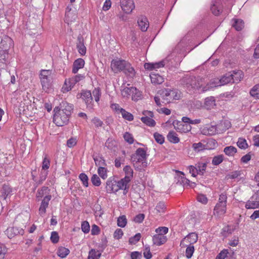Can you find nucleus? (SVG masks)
<instances>
[{
	"instance_id": "nucleus-1",
	"label": "nucleus",
	"mask_w": 259,
	"mask_h": 259,
	"mask_svg": "<svg viewBox=\"0 0 259 259\" xmlns=\"http://www.w3.org/2000/svg\"><path fill=\"white\" fill-rule=\"evenodd\" d=\"M39 79L42 90L46 93H50L53 90V76L52 70H41L39 73Z\"/></svg>"
},
{
	"instance_id": "nucleus-2",
	"label": "nucleus",
	"mask_w": 259,
	"mask_h": 259,
	"mask_svg": "<svg viewBox=\"0 0 259 259\" xmlns=\"http://www.w3.org/2000/svg\"><path fill=\"white\" fill-rule=\"evenodd\" d=\"M77 98H81L85 103L87 108L92 109L94 107V102L92 93L90 91L82 90L80 94L77 95Z\"/></svg>"
},
{
	"instance_id": "nucleus-3",
	"label": "nucleus",
	"mask_w": 259,
	"mask_h": 259,
	"mask_svg": "<svg viewBox=\"0 0 259 259\" xmlns=\"http://www.w3.org/2000/svg\"><path fill=\"white\" fill-rule=\"evenodd\" d=\"M184 172L180 171H176V176L175 177L176 181H177L178 183H180L184 187L194 188L196 186V184L187 179L184 177Z\"/></svg>"
},
{
	"instance_id": "nucleus-4",
	"label": "nucleus",
	"mask_w": 259,
	"mask_h": 259,
	"mask_svg": "<svg viewBox=\"0 0 259 259\" xmlns=\"http://www.w3.org/2000/svg\"><path fill=\"white\" fill-rule=\"evenodd\" d=\"M198 235L196 233H190L185 236L180 242L181 247H185L188 245H193L198 240Z\"/></svg>"
},
{
	"instance_id": "nucleus-5",
	"label": "nucleus",
	"mask_w": 259,
	"mask_h": 259,
	"mask_svg": "<svg viewBox=\"0 0 259 259\" xmlns=\"http://www.w3.org/2000/svg\"><path fill=\"white\" fill-rule=\"evenodd\" d=\"M127 61L121 59H114L111 61V68L114 73H118L124 70Z\"/></svg>"
},
{
	"instance_id": "nucleus-6",
	"label": "nucleus",
	"mask_w": 259,
	"mask_h": 259,
	"mask_svg": "<svg viewBox=\"0 0 259 259\" xmlns=\"http://www.w3.org/2000/svg\"><path fill=\"white\" fill-rule=\"evenodd\" d=\"M117 181L114 177L108 179L106 182L105 189L108 193H116L118 191Z\"/></svg>"
},
{
	"instance_id": "nucleus-7",
	"label": "nucleus",
	"mask_w": 259,
	"mask_h": 259,
	"mask_svg": "<svg viewBox=\"0 0 259 259\" xmlns=\"http://www.w3.org/2000/svg\"><path fill=\"white\" fill-rule=\"evenodd\" d=\"M120 4L121 9L125 13H131L135 8L133 0H120Z\"/></svg>"
},
{
	"instance_id": "nucleus-8",
	"label": "nucleus",
	"mask_w": 259,
	"mask_h": 259,
	"mask_svg": "<svg viewBox=\"0 0 259 259\" xmlns=\"http://www.w3.org/2000/svg\"><path fill=\"white\" fill-rule=\"evenodd\" d=\"M162 98L163 100V102L168 103L172 99H177V97L175 95V92L170 89H164L161 91Z\"/></svg>"
},
{
	"instance_id": "nucleus-9",
	"label": "nucleus",
	"mask_w": 259,
	"mask_h": 259,
	"mask_svg": "<svg viewBox=\"0 0 259 259\" xmlns=\"http://www.w3.org/2000/svg\"><path fill=\"white\" fill-rule=\"evenodd\" d=\"M143 114L145 116L141 118V121L149 126H154L155 125V121L152 118L153 113L149 111H144Z\"/></svg>"
},
{
	"instance_id": "nucleus-10",
	"label": "nucleus",
	"mask_w": 259,
	"mask_h": 259,
	"mask_svg": "<svg viewBox=\"0 0 259 259\" xmlns=\"http://www.w3.org/2000/svg\"><path fill=\"white\" fill-rule=\"evenodd\" d=\"M84 78V76L81 74H77L70 78L68 80V84L66 83V91H70L76 83L82 80Z\"/></svg>"
},
{
	"instance_id": "nucleus-11",
	"label": "nucleus",
	"mask_w": 259,
	"mask_h": 259,
	"mask_svg": "<svg viewBox=\"0 0 259 259\" xmlns=\"http://www.w3.org/2000/svg\"><path fill=\"white\" fill-rule=\"evenodd\" d=\"M5 232L6 234L9 238H12L18 235H23L24 231L21 228L13 227L8 228Z\"/></svg>"
},
{
	"instance_id": "nucleus-12",
	"label": "nucleus",
	"mask_w": 259,
	"mask_h": 259,
	"mask_svg": "<svg viewBox=\"0 0 259 259\" xmlns=\"http://www.w3.org/2000/svg\"><path fill=\"white\" fill-rule=\"evenodd\" d=\"M173 124L176 130L181 133L189 132L192 128L191 125L178 121H174Z\"/></svg>"
},
{
	"instance_id": "nucleus-13",
	"label": "nucleus",
	"mask_w": 259,
	"mask_h": 259,
	"mask_svg": "<svg viewBox=\"0 0 259 259\" xmlns=\"http://www.w3.org/2000/svg\"><path fill=\"white\" fill-rule=\"evenodd\" d=\"M54 111L55 113L53 118L54 122L58 126H63L65 123V117L61 116L60 111L58 109V108H55Z\"/></svg>"
},
{
	"instance_id": "nucleus-14",
	"label": "nucleus",
	"mask_w": 259,
	"mask_h": 259,
	"mask_svg": "<svg viewBox=\"0 0 259 259\" xmlns=\"http://www.w3.org/2000/svg\"><path fill=\"white\" fill-rule=\"evenodd\" d=\"M217 131L219 134L223 133L227 130L229 129L231 126V122L228 120L221 121L219 123L215 125Z\"/></svg>"
},
{
	"instance_id": "nucleus-15",
	"label": "nucleus",
	"mask_w": 259,
	"mask_h": 259,
	"mask_svg": "<svg viewBox=\"0 0 259 259\" xmlns=\"http://www.w3.org/2000/svg\"><path fill=\"white\" fill-rule=\"evenodd\" d=\"M131 181L128 180H127L124 178H123L118 181H117V186L118 187V191L119 190H123L124 191V193L126 194L129 188V183Z\"/></svg>"
},
{
	"instance_id": "nucleus-16",
	"label": "nucleus",
	"mask_w": 259,
	"mask_h": 259,
	"mask_svg": "<svg viewBox=\"0 0 259 259\" xmlns=\"http://www.w3.org/2000/svg\"><path fill=\"white\" fill-rule=\"evenodd\" d=\"M200 86L201 87V89H202L204 87H205V85H204V81L202 79H195L192 81V83L191 84V88L192 89V90L193 92H198L199 93L201 92H204V91L201 90L200 89H197V87Z\"/></svg>"
},
{
	"instance_id": "nucleus-17",
	"label": "nucleus",
	"mask_w": 259,
	"mask_h": 259,
	"mask_svg": "<svg viewBox=\"0 0 259 259\" xmlns=\"http://www.w3.org/2000/svg\"><path fill=\"white\" fill-rule=\"evenodd\" d=\"M138 24L141 30L143 31H146L149 26L147 18L143 16H141L138 18Z\"/></svg>"
},
{
	"instance_id": "nucleus-18",
	"label": "nucleus",
	"mask_w": 259,
	"mask_h": 259,
	"mask_svg": "<svg viewBox=\"0 0 259 259\" xmlns=\"http://www.w3.org/2000/svg\"><path fill=\"white\" fill-rule=\"evenodd\" d=\"M51 195H46L44 198L39 208V212L40 215H43L46 213V208L48 206L49 202L51 200Z\"/></svg>"
},
{
	"instance_id": "nucleus-19",
	"label": "nucleus",
	"mask_w": 259,
	"mask_h": 259,
	"mask_svg": "<svg viewBox=\"0 0 259 259\" xmlns=\"http://www.w3.org/2000/svg\"><path fill=\"white\" fill-rule=\"evenodd\" d=\"M226 212V205L217 203L213 210V214L217 217L224 215Z\"/></svg>"
},
{
	"instance_id": "nucleus-20",
	"label": "nucleus",
	"mask_w": 259,
	"mask_h": 259,
	"mask_svg": "<svg viewBox=\"0 0 259 259\" xmlns=\"http://www.w3.org/2000/svg\"><path fill=\"white\" fill-rule=\"evenodd\" d=\"M220 81V79L218 78H214L210 80L209 83H207L205 87L203 88L202 89H201V87L198 86L197 89H200L201 90L207 91L208 90H209L214 87H220L222 86L221 84H219V83L218 81Z\"/></svg>"
},
{
	"instance_id": "nucleus-21",
	"label": "nucleus",
	"mask_w": 259,
	"mask_h": 259,
	"mask_svg": "<svg viewBox=\"0 0 259 259\" xmlns=\"http://www.w3.org/2000/svg\"><path fill=\"white\" fill-rule=\"evenodd\" d=\"M216 106L215 99L214 97L210 96L206 98L204 102V108L210 110Z\"/></svg>"
},
{
	"instance_id": "nucleus-22",
	"label": "nucleus",
	"mask_w": 259,
	"mask_h": 259,
	"mask_svg": "<svg viewBox=\"0 0 259 259\" xmlns=\"http://www.w3.org/2000/svg\"><path fill=\"white\" fill-rule=\"evenodd\" d=\"M85 62L83 59L78 58L74 61L73 64L72 72L76 73L79 69L82 68L84 66Z\"/></svg>"
},
{
	"instance_id": "nucleus-23",
	"label": "nucleus",
	"mask_w": 259,
	"mask_h": 259,
	"mask_svg": "<svg viewBox=\"0 0 259 259\" xmlns=\"http://www.w3.org/2000/svg\"><path fill=\"white\" fill-rule=\"evenodd\" d=\"M3 46H2L1 49L4 50L8 51L10 48L13 45V40L10 37L5 36L2 39L0 43Z\"/></svg>"
},
{
	"instance_id": "nucleus-24",
	"label": "nucleus",
	"mask_w": 259,
	"mask_h": 259,
	"mask_svg": "<svg viewBox=\"0 0 259 259\" xmlns=\"http://www.w3.org/2000/svg\"><path fill=\"white\" fill-rule=\"evenodd\" d=\"M11 192L12 189L8 185H4L0 191V198L6 200L11 195Z\"/></svg>"
},
{
	"instance_id": "nucleus-25",
	"label": "nucleus",
	"mask_w": 259,
	"mask_h": 259,
	"mask_svg": "<svg viewBox=\"0 0 259 259\" xmlns=\"http://www.w3.org/2000/svg\"><path fill=\"white\" fill-rule=\"evenodd\" d=\"M167 240L165 236L160 235V234H156L153 237V242L155 245L160 246L164 244Z\"/></svg>"
},
{
	"instance_id": "nucleus-26",
	"label": "nucleus",
	"mask_w": 259,
	"mask_h": 259,
	"mask_svg": "<svg viewBox=\"0 0 259 259\" xmlns=\"http://www.w3.org/2000/svg\"><path fill=\"white\" fill-rule=\"evenodd\" d=\"M151 82L155 84H161L164 81L163 76L158 74L152 72L150 75Z\"/></svg>"
},
{
	"instance_id": "nucleus-27",
	"label": "nucleus",
	"mask_w": 259,
	"mask_h": 259,
	"mask_svg": "<svg viewBox=\"0 0 259 259\" xmlns=\"http://www.w3.org/2000/svg\"><path fill=\"white\" fill-rule=\"evenodd\" d=\"M165 210L166 206L164 203L163 202H159L156 205L153 212L156 215H160L165 213Z\"/></svg>"
},
{
	"instance_id": "nucleus-28",
	"label": "nucleus",
	"mask_w": 259,
	"mask_h": 259,
	"mask_svg": "<svg viewBox=\"0 0 259 259\" xmlns=\"http://www.w3.org/2000/svg\"><path fill=\"white\" fill-rule=\"evenodd\" d=\"M232 75V82H238L243 78L244 74L242 71L237 70L231 72Z\"/></svg>"
},
{
	"instance_id": "nucleus-29",
	"label": "nucleus",
	"mask_w": 259,
	"mask_h": 259,
	"mask_svg": "<svg viewBox=\"0 0 259 259\" xmlns=\"http://www.w3.org/2000/svg\"><path fill=\"white\" fill-rule=\"evenodd\" d=\"M232 77L233 76L231 72H228L223 76L222 78L220 79V81H218V82L219 84H221V85L226 84L232 82Z\"/></svg>"
},
{
	"instance_id": "nucleus-30",
	"label": "nucleus",
	"mask_w": 259,
	"mask_h": 259,
	"mask_svg": "<svg viewBox=\"0 0 259 259\" xmlns=\"http://www.w3.org/2000/svg\"><path fill=\"white\" fill-rule=\"evenodd\" d=\"M123 170L125 174L124 178L131 181L133 177V169L130 165H126L123 167Z\"/></svg>"
},
{
	"instance_id": "nucleus-31",
	"label": "nucleus",
	"mask_w": 259,
	"mask_h": 259,
	"mask_svg": "<svg viewBox=\"0 0 259 259\" xmlns=\"http://www.w3.org/2000/svg\"><path fill=\"white\" fill-rule=\"evenodd\" d=\"M134 91H136V88L135 87H126L121 90V94L123 98H128L132 96V93Z\"/></svg>"
},
{
	"instance_id": "nucleus-32",
	"label": "nucleus",
	"mask_w": 259,
	"mask_h": 259,
	"mask_svg": "<svg viewBox=\"0 0 259 259\" xmlns=\"http://www.w3.org/2000/svg\"><path fill=\"white\" fill-rule=\"evenodd\" d=\"M217 130L216 125H211L206 127V128H204L202 131V133L204 135H214L215 134H219Z\"/></svg>"
},
{
	"instance_id": "nucleus-33",
	"label": "nucleus",
	"mask_w": 259,
	"mask_h": 259,
	"mask_svg": "<svg viewBox=\"0 0 259 259\" xmlns=\"http://www.w3.org/2000/svg\"><path fill=\"white\" fill-rule=\"evenodd\" d=\"M124 73L130 77H133L136 74L134 68L131 66V64L127 62L125 69L123 70Z\"/></svg>"
},
{
	"instance_id": "nucleus-34",
	"label": "nucleus",
	"mask_w": 259,
	"mask_h": 259,
	"mask_svg": "<svg viewBox=\"0 0 259 259\" xmlns=\"http://www.w3.org/2000/svg\"><path fill=\"white\" fill-rule=\"evenodd\" d=\"M232 26L237 31H240L244 27V22L242 20L234 19Z\"/></svg>"
},
{
	"instance_id": "nucleus-35",
	"label": "nucleus",
	"mask_w": 259,
	"mask_h": 259,
	"mask_svg": "<svg viewBox=\"0 0 259 259\" xmlns=\"http://www.w3.org/2000/svg\"><path fill=\"white\" fill-rule=\"evenodd\" d=\"M237 152L236 148L232 146L226 147L224 149V152L228 156H234Z\"/></svg>"
},
{
	"instance_id": "nucleus-36",
	"label": "nucleus",
	"mask_w": 259,
	"mask_h": 259,
	"mask_svg": "<svg viewBox=\"0 0 259 259\" xmlns=\"http://www.w3.org/2000/svg\"><path fill=\"white\" fill-rule=\"evenodd\" d=\"M136 154L139 161H142L146 159V152L143 148H139L137 149Z\"/></svg>"
},
{
	"instance_id": "nucleus-37",
	"label": "nucleus",
	"mask_w": 259,
	"mask_h": 259,
	"mask_svg": "<svg viewBox=\"0 0 259 259\" xmlns=\"http://www.w3.org/2000/svg\"><path fill=\"white\" fill-rule=\"evenodd\" d=\"M212 13L215 15H218L221 12V8L220 6V3L218 1L214 2L210 7Z\"/></svg>"
},
{
	"instance_id": "nucleus-38",
	"label": "nucleus",
	"mask_w": 259,
	"mask_h": 259,
	"mask_svg": "<svg viewBox=\"0 0 259 259\" xmlns=\"http://www.w3.org/2000/svg\"><path fill=\"white\" fill-rule=\"evenodd\" d=\"M167 139L169 141L173 143H178L180 141V139L177 134L174 131L169 132L167 135Z\"/></svg>"
},
{
	"instance_id": "nucleus-39",
	"label": "nucleus",
	"mask_w": 259,
	"mask_h": 259,
	"mask_svg": "<svg viewBox=\"0 0 259 259\" xmlns=\"http://www.w3.org/2000/svg\"><path fill=\"white\" fill-rule=\"evenodd\" d=\"M196 166L197 167L199 175H203L206 170L207 163L206 162H199L196 164Z\"/></svg>"
},
{
	"instance_id": "nucleus-40",
	"label": "nucleus",
	"mask_w": 259,
	"mask_h": 259,
	"mask_svg": "<svg viewBox=\"0 0 259 259\" xmlns=\"http://www.w3.org/2000/svg\"><path fill=\"white\" fill-rule=\"evenodd\" d=\"M99 176L103 180H105L108 177L107 168L104 166L99 167L97 170Z\"/></svg>"
},
{
	"instance_id": "nucleus-41",
	"label": "nucleus",
	"mask_w": 259,
	"mask_h": 259,
	"mask_svg": "<svg viewBox=\"0 0 259 259\" xmlns=\"http://www.w3.org/2000/svg\"><path fill=\"white\" fill-rule=\"evenodd\" d=\"M245 207L246 209L257 208L259 207V202L249 200L246 202Z\"/></svg>"
},
{
	"instance_id": "nucleus-42",
	"label": "nucleus",
	"mask_w": 259,
	"mask_h": 259,
	"mask_svg": "<svg viewBox=\"0 0 259 259\" xmlns=\"http://www.w3.org/2000/svg\"><path fill=\"white\" fill-rule=\"evenodd\" d=\"M77 48L78 52L80 54V55L84 56L85 55L87 50L86 47L80 39H79V42L77 45Z\"/></svg>"
},
{
	"instance_id": "nucleus-43",
	"label": "nucleus",
	"mask_w": 259,
	"mask_h": 259,
	"mask_svg": "<svg viewBox=\"0 0 259 259\" xmlns=\"http://www.w3.org/2000/svg\"><path fill=\"white\" fill-rule=\"evenodd\" d=\"M117 224L118 227L124 228L127 224V219L124 215L119 217L117 220Z\"/></svg>"
},
{
	"instance_id": "nucleus-44",
	"label": "nucleus",
	"mask_w": 259,
	"mask_h": 259,
	"mask_svg": "<svg viewBox=\"0 0 259 259\" xmlns=\"http://www.w3.org/2000/svg\"><path fill=\"white\" fill-rule=\"evenodd\" d=\"M105 145L109 150H114L116 145V142L112 138H108L106 141Z\"/></svg>"
},
{
	"instance_id": "nucleus-45",
	"label": "nucleus",
	"mask_w": 259,
	"mask_h": 259,
	"mask_svg": "<svg viewBox=\"0 0 259 259\" xmlns=\"http://www.w3.org/2000/svg\"><path fill=\"white\" fill-rule=\"evenodd\" d=\"M132 99L134 101H139L142 98V93L136 88V91L132 93Z\"/></svg>"
},
{
	"instance_id": "nucleus-46",
	"label": "nucleus",
	"mask_w": 259,
	"mask_h": 259,
	"mask_svg": "<svg viewBox=\"0 0 259 259\" xmlns=\"http://www.w3.org/2000/svg\"><path fill=\"white\" fill-rule=\"evenodd\" d=\"M92 95L94 97L95 101L98 103L101 96V91L100 88H95L92 92Z\"/></svg>"
},
{
	"instance_id": "nucleus-47",
	"label": "nucleus",
	"mask_w": 259,
	"mask_h": 259,
	"mask_svg": "<svg viewBox=\"0 0 259 259\" xmlns=\"http://www.w3.org/2000/svg\"><path fill=\"white\" fill-rule=\"evenodd\" d=\"M101 253L98 250L92 249L90 252L88 259H99L100 257Z\"/></svg>"
},
{
	"instance_id": "nucleus-48",
	"label": "nucleus",
	"mask_w": 259,
	"mask_h": 259,
	"mask_svg": "<svg viewBox=\"0 0 259 259\" xmlns=\"http://www.w3.org/2000/svg\"><path fill=\"white\" fill-rule=\"evenodd\" d=\"M192 148L193 150L197 152H200L206 149L205 145L203 144L201 142L194 143L192 145Z\"/></svg>"
},
{
	"instance_id": "nucleus-49",
	"label": "nucleus",
	"mask_w": 259,
	"mask_h": 259,
	"mask_svg": "<svg viewBox=\"0 0 259 259\" xmlns=\"http://www.w3.org/2000/svg\"><path fill=\"white\" fill-rule=\"evenodd\" d=\"M3 45L0 44V61L3 63H5L8 57V51L1 49Z\"/></svg>"
},
{
	"instance_id": "nucleus-50",
	"label": "nucleus",
	"mask_w": 259,
	"mask_h": 259,
	"mask_svg": "<svg viewBox=\"0 0 259 259\" xmlns=\"http://www.w3.org/2000/svg\"><path fill=\"white\" fill-rule=\"evenodd\" d=\"M185 255L187 258H190L194 253L195 248L194 245H188L186 246Z\"/></svg>"
},
{
	"instance_id": "nucleus-51",
	"label": "nucleus",
	"mask_w": 259,
	"mask_h": 259,
	"mask_svg": "<svg viewBox=\"0 0 259 259\" xmlns=\"http://www.w3.org/2000/svg\"><path fill=\"white\" fill-rule=\"evenodd\" d=\"M224 159L223 155L221 154L215 156L212 160V164L214 165H218L223 161Z\"/></svg>"
},
{
	"instance_id": "nucleus-52",
	"label": "nucleus",
	"mask_w": 259,
	"mask_h": 259,
	"mask_svg": "<svg viewBox=\"0 0 259 259\" xmlns=\"http://www.w3.org/2000/svg\"><path fill=\"white\" fill-rule=\"evenodd\" d=\"M250 95L259 99V84L254 85L250 91Z\"/></svg>"
},
{
	"instance_id": "nucleus-53",
	"label": "nucleus",
	"mask_w": 259,
	"mask_h": 259,
	"mask_svg": "<svg viewBox=\"0 0 259 259\" xmlns=\"http://www.w3.org/2000/svg\"><path fill=\"white\" fill-rule=\"evenodd\" d=\"M91 181L93 185L98 187L101 185V181L100 177L96 174H94L91 177Z\"/></svg>"
},
{
	"instance_id": "nucleus-54",
	"label": "nucleus",
	"mask_w": 259,
	"mask_h": 259,
	"mask_svg": "<svg viewBox=\"0 0 259 259\" xmlns=\"http://www.w3.org/2000/svg\"><path fill=\"white\" fill-rule=\"evenodd\" d=\"M120 114H121L122 117L124 119L127 120L128 121H132L134 119L133 115L130 112H128L126 111H125L124 109L121 110Z\"/></svg>"
},
{
	"instance_id": "nucleus-55",
	"label": "nucleus",
	"mask_w": 259,
	"mask_h": 259,
	"mask_svg": "<svg viewBox=\"0 0 259 259\" xmlns=\"http://www.w3.org/2000/svg\"><path fill=\"white\" fill-rule=\"evenodd\" d=\"M79 178L81 181L82 185L84 187H88L89 186V178L87 175L84 173H81L79 176Z\"/></svg>"
},
{
	"instance_id": "nucleus-56",
	"label": "nucleus",
	"mask_w": 259,
	"mask_h": 259,
	"mask_svg": "<svg viewBox=\"0 0 259 259\" xmlns=\"http://www.w3.org/2000/svg\"><path fill=\"white\" fill-rule=\"evenodd\" d=\"M48 188L45 187H42L41 190H38L36 194V197L38 199V200H39L38 199L39 198H41L48 195L47 194L48 193Z\"/></svg>"
},
{
	"instance_id": "nucleus-57",
	"label": "nucleus",
	"mask_w": 259,
	"mask_h": 259,
	"mask_svg": "<svg viewBox=\"0 0 259 259\" xmlns=\"http://www.w3.org/2000/svg\"><path fill=\"white\" fill-rule=\"evenodd\" d=\"M50 166V160L48 158L47 155L44 157L41 169L42 170H47Z\"/></svg>"
},
{
	"instance_id": "nucleus-58",
	"label": "nucleus",
	"mask_w": 259,
	"mask_h": 259,
	"mask_svg": "<svg viewBox=\"0 0 259 259\" xmlns=\"http://www.w3.org/2000/svg\"><path fill=\"white\" fill-rule=\"evenodd\" d=\"M237 145L239 148L242 149H245L248 147L247 142L246 140L243 138H239Z\"/></svg>"
},
{
	"instance_id": "nucleus-59",
	"label": "nucleus",
	"mask_w": 259,
	"mask_h": 259,
	"mask_svg": "<svg viewBox=\"0 0 259 259\" xmlns=\"http://www.w3.org/2000/svg\"><path fill=\"white\" fill-rule=\"evenodd\" d=\"M124 140L130 144L134 142V139L133 135L128 132H126L123 135Z\"/></svg>"
},
{
	"instance_id": "nucleus-60",
	"label": "nucleus",
	"mask_w": 259,
	"mask_h": 259,
	"mask_svg": "<svg viewBox=\"0 0 259 259\" xmlns=\"http://www.w3.org/2000/svg\"><path fill=\"white\" fill-rule=\"evenodd\" d=\"M141 237V234L137 233L134 236L130 238L128 242L131 244H135L140 240Z\"/></svg>"
},
{
	"instance_id": "nucleus-61",
	"label": "nucleus",
	"mask_w": 259,
	"mask_h": 259,
	"mask_svg": "<svg viewBox=\"0 0 259 259\" xmlns=\"http://www.w3.org/2000/svg\"><path fill=\"white\" fill-rule=\"evenodd\" d=\"M168 229L166 227H160L155 230L156 234H160V235L165 236L167 233Z\"/></svg>"
},
{
	"instance_id": "nucleus-62",
	"label": "nucleus",
	"mask_w": 259,
	"mask_h": 259,
	"mask_svg": "<svg viewBox=\"0 0 259 259\" xmlns=\"http://www.w3.org/2000/svg\"><path fill=\"white\" fill-rule=\"evenodd\" d=\"M81 228L82 232L84 233H88L90 230L89 223L87 221H83L81 223Z\"/></svg>"
},
{
	"instance_id": "nucleus-63",
	"label": "nucleus",
	"mask_w": 259,
	"mask_h": 259,
	"mask_svg": "<svg viewBox=\"0 0 259 259\" xmlns=\"http://www.w3.org/2000/svg\"><path fill=\"white\" fill-rule=\"evenodd\" d=\"M154 138L155 141L160 144H163L164 142V138L163 136L158 133H154Z\"/></svg>"
},
{
	"instance_id": "nucleus-64",
	"label": "nucleus",
	"mask_w": 259,
	"mask_h": 259,
	"mask_svg": "<svg viewBox=\"0 0 259 259\" xmlns=\"http://www.w3.org/2000/svg\"><path fill=\"white\" fill-rule=\"evenodd\" d=\"M229 253L228 249H223L216 256L215 259H225Z\"/></svg>"
}]
</instances>
